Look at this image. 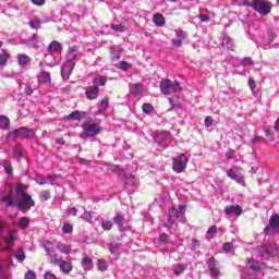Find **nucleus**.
<instances>
[{
    "label": "nucleus",
    "instance_id": "obj_1",
    "mask_svg": "<svg viewBox=\"0 0 279 279\" xmlns=\"http://www.w3.org/2000/svg\"><path fill=\"white\" fill-rule=\"evenodd\" d=\"M29 186L23 183H16L15 185V195H16V207L22 213H27L32 210L33 206H36V202L32 199V195L26 194Z\"/></svg>",
    "mask_w": 279,
    "mask_h": 279
},
{
    "label": "nucleus",
    "instance_id": "obj_2",
    "mask_svg": "<svg viewBox=\"0 0 279 279\" xmlns=\"http://www.w3.org/2000/svg\"><path fill=\"white\" fill-rule=\"evenodd\" d=\"M83 132L80 134V138L86 141L87 138H94V136H99L104 129H101V124L99 122H95L93 118H88L82 125Z\"/></svg>",
    "mask_w": 279,
    "mask_h": 279
},
{
    "label": "nucleus",
    "instance_id": "obj_3",
    "mask_svg": "<svg viewBox=\"0 0 279 279\" xmlns=\"http://www.w3.org/2000/svg\"><path fill=\"white\" fill-rule=\"evenodd\" d=\"M159 88L162 95H175V93H182L180 82L171 81L169 78H162L160 81Z\"/></svg>",
    "mask_w": 279,
    "mask_h": 279
},
{
    "label": "nucleus",
    "instance_id": "obj_4",
    "mask_svg": "<svg viewBox=\"0 0 279 279\" xmlns=\"http://www.w3.org/2000/svg\"><path fill=\"white\" fill-rule=\"evenodd\" d=\"M258 14L263 16H267L269 12H271V2L267 0H252V7Z\"/></svg>",
    "mask_w": 279,
    "mask_h": 279
},
{
    "label": "nucleus",
    "instance_id": "obj_5",
    "mask_svg": "<svg viewBox=\"0 0 279 279\" xmlns=\"http://www.w3.org/2000/svg\"><path fill=\"white\" fill-rule=\"evenodd\" d=\"M172 169L175 173H182L189 165V158L184 154H180L178 157L172 158Z\"/></svg>",
    "mask_w": 279,
    "mask_h": 279
},
{
    "label": "nucleus",
    "instance_id": "obj_6",
    "mask_svg": "<svg viewBox=\"0 0 279 279\" xmlns=\"http://www.w3.org/2000/svg\"><path fill=\"white\" fill-rule=\"evenodd\" d=\"M0 204H5L7 208H13V206H16V201H14V193L12 190H0Z\"/></svg>",
    "mask_w": 279,
    "mask_h": 279
},
{
    "label": "nucleus",
    "instance_id": "obj_7",
    "mask_svg": "<svg viewBox=\"0 0 279 279\" xmlns=\"http://www.w3.org/2000/svg\"><path fill=\"white\" fill-rule=\"evenodd\" d=\"M75 54H72L70 60L65 61L61 68V75L62 77H70L71 73H73V70L75 69Z\"/></svg>",
    "mask_w": 279,
    "mask_h": 279
},
{
    "label": "nucleus",
    "instance_id": "obj_8",
    "mask_svg": "<svg viewBox=\"0 0 279 279\" xmlns=\"http://www.w3.org/2000/svg\"><path fill=\"white\" fill-rule=\"evenodd\" d=\"M9 136H16L19 138H32V136H34V132L27 128H20L9 133Z\"/></svg>",
    "mask_w": 279,
    "mask_h": 279
},
{
    "label": "nucleus",
    "instance_id": "obj_9",
    "mask_svg": "<svg viewBox=\"0 0 279 279\" xmlns=\"http://www.w3.org/2000/svg\"><path fill=\"white\" fill-rule=\"evenodd\" d=\"M113 223H116V226H118V230L120 232H125L128 230H130L129 226H125V214L123 213H118L116 215V217H113Z\"/></svg>",
    "mask_w": 279,
    "mask_h": 279
},
{
    "label": "nucleus",
    "instance_id": "obj_10",
    "mask_svg": "<svg viewBox=\"0 0 279 279\" xmlns=\"http://www.w3.org/2000/svg\"><path fill=\"white\" fill-rule=\"evenodd\" d=\"M207 267L210 271L211 278H218L221 276V272L219 271V266H217V259L215 258V256H211L207 260Z\"/></svg>",
    "mask_w": 279,
    "mask_h": 279
},
{
    "label": "nucleus",
    "instance_id": "obj_11",
    "mask_svg": "<svg viewBox=\"0 0 279 279\" xmlns=\"http://www.w3.org/2000/svg\"><path fill=\"white\" fill-rule=\"evenodd\" d=\"M266 234L279 232V215H272L269 219V227L265 229Z\"/></svg>",
    "mask_w": 279,
    "mask_h": 279
},
{
    "label": "nucleus",
    "instance_id": "obj_12",
    "mask_svg": "<svg viewBox=\"0 0 279 279\" xmlns=\"http://www.w3.org/2000/svg\"><path fill=\"white\" fill-rule=\"evenodd\" d=\"M278 254V244L274 243V244H266L264 246V253L262 254V256H264V258L269 259L271 258V256H276Z\"/></svg>",
    "mask_w": 279,
    "mask_h": 279
},
{
    "label": "nucleus",
    "instance_id": "obj_13",
    "mask_svg": "<svg viewBox=\"0 0 279 279\" xmlns=\"http://www.w3.org/2000/svg\"><path fill=\"white\" fill-rule=\"evenodd\" d=\"M178 210L179 209L175 207L170 208L168 213V219L167 221H163L165 228H171V226L175 223V219H178Z\"/></svg>",
    "mask_w": 279,
    "mask_h": 279
},
{
    "label": "nucleus",
    "instance_id": "obj_14",
    "mask_svg": "<svg viewBox=\"0 0 279 279\" xmlns=\"http://www.w3.org/2000/svg\"><path fill=\"white\" fill-rule=\"evenodd\" d=\"M86 99L93 101L99 97V86H92L85 89Z\"/></svg>",
    "mask_w": 279,
    "mask_h": 279
},
{
    "label": "nucleus",
    "instance_id": "obj_15",
    "mask_svg": "<svg viewBox=\"0 0 279 279\" xmlns=\"http://www.w3.org/2000/svg\"><path fill=\"white\" fill-rule=\"evenodd\" d=\"M225 214L234 215L235 217H241V215H243V207L239 205L227 206L225 208Z\"/></svg>",
    "mask_w": 279,
    "mask_h": 279
},
{
    "label": "nucleus",
    "instance_id": "obj_16",
    "mask_svg": "<svg viewBox=\"0 0 279 279\" xmlns=\"http://www.w3.org/2000/svg\"><path fill=\"white\" fill-rule=\"evenodd\" d=\"M175 39H172V45H175L177 47H182V41L186 40L189 34L184 31H175Z\"/></svg>",
    "mask_w": 279,
    "mask_h": 279
},
{
    "label": "nucleus",
    "instance_id": "obj_17",
    "mask_svg": "<svg viewBox=\"0 0 279 279\" xmlns=\"http://www.w3.org/2000/svg\"><path fill=\"white\" fill-rule=\"evenodd\" d=\"M83 119H86L85 111L76 110L66 116V121H82Z\"/></svg>",
    "mask_w": 279,
    "mask_h": 279
},
{
    "label": "nucleus",
    "instance_id": "obj_18",
    "mask_svg": "<svg viewBox=\"0 0 279 279\" xmlns=\"http://www.w3.org/2000/svg\"><path fill=\"white\" fill-rule=\"evenodd\" d=\"M248 268L251 271H260L265 269V263H260L254 258L247 260Z\"/></svg>",
    "mask_w": 279,
    "mask_h": 279
},
{
    "label": "nucleus",
    "instance_id": "obj_19",
    "mask_svg": "<svg viewBox=\"0 0 279 279\" xmlns=\"http://www.w3.org/2000/svg\"><path fill=\"white\" fill-rule=\"evenodd\" d=\"M227 177L230 178L231 180H234L238 182V184H242V186H245V179L243 177L239 175L234 169H229L227 170Z\"/></svg>",
    "mask_w": 279,
    "mask_h": 279
},
{
    "label": "nucleus",
    "instance_id": "obj_20",
    "mask_svg": "<svg viewBox=\"0 0 279 279\" xmlns=\"http://www.w3.org/2000/svg\"><path fill=\"white\" fill-rule=\"evenodd\" d=\"M48 53L52 56V53H62V44L60 41H51L48 45Z\"/></svg>",
    "mask_w": 279,
    "mask_h": 279
},
{
    "label": "nucleus",
    "instance_id": "obj_21",
    "mask_svg": "<svg viewBox=\"0 0 279 279\" xmlns=\"http://www.w3.org/2000/svg\"><path fill=\"white\" fill-rule=\"evenodd\" d=\"M38 84H51V74L46 71H41L39 75H37Z\"/></svg>",
    "mask_w": 279,
    "mask_h": 279
},
{
    "label": "nucleus",
    "instance_id": "obj_22",
    "mask_svg": "<svg viewBox=\"0 0 279 279\" xmlns=\"http://www.w3.org/2000/svg\"><path fill=\"white\" fill-rule=\"evenodd\" d=\"M59 268H60V271H62V274H65L66 276H69V274L73 271V264L71 262L62 260L59 264Z\"/></svg>",
    "mask_w": 279,
    "mask_h": 279
},
{
    "label": "nucleus",
    "instance_id": "obj_23",
    "mask_svg": "<svg viewBox=\"0 0 279 279\" xmlns=\"http://www.w3.org/2000/svg\"><path fill=\"white\" fill-rule=\"evenodd\" d=\"M17 236H19V233L16 231L9 232L8 236L4 240L8 250L12 248V245H14V241H16Z\"/></svg>",
    "mask_w": 279,
    "mask_h": 279
},
{
    "label": "nucleus",
    "instance_id": "obj_24",
    "mask_svg": "<svg viewBox=\"0 0 279 279\" xmlns=\"http://www.w3.org/2000/svg\"><path fill=\"white\" fill-rule=\"evenodd\" d=\"M17 58V63L20 64V66H27V64H29V62H32V58H29V56L25 54V53H19L16 56Z\"/></svg>",
    "mask_w": 279,
    "mask_h": 279
},
{
    "label": "nucleus",
    "instance_id": "obj_25",
    "mask_svg": "<svg viewBox=\"0 0 279 279\" xmlns=\"http://www.w3.org/2000/svg\"><path fill=\"white\" fill-rule=\"evenodd\" d=\"M184 215H186V205H180L177 214V219L181 223H184V221H186Z\"/></svg>",
    "mask_w": 279,
    "mask_h": 279
},
{
    "label": "nucleus",
    "instance_id": "obj_26",
    "mask_svg": "<svg viewBox=\"0 0 279 279\" xmlns=\"http://www.w3.org/2000/svg\"><path fill=\"white\" fill-rule=\"evenodd\" d=\"M8 60H10V52L8 50H1L0 52V69H3L8 64Z\"/></svg>",
    "mask_w": 279,
    "mask_h": 279
},
{
    "label": "nucleus",
    "instance_id": "obj_27",
    "mask_svg": "<svg viewBox=\"0 0 279 279\" xmlns=\"http://www.w3.org/2000/svg\"><path fill=\"white\" fill-rule=\"evenodd\" d=\"M153 22L157 25V27L165 26V16L160 13H157L153 16Z\"/></svg>",
    "mask_w": 279,
    "mask_h": 279
},
{
    "label": "nucleus",
    "instance_id": "obj_28",
    "mask_svg": "<svg viewBox=\"0 0 279 279\" xmlns=\"http://www.w3.org/2000/svg\"><path fill=\"white\" fill-rule=\"evenodd\" d=\"M57 250H59V252H60L61 254H70V253H71V245L64 244V243H62V242H59V243L57 244Z\"/></svg>",
    "mask_w": 279,
    "mask_h": 279
},
{
    "label": "nucleus",
    "instance_id": "obj_29",
    "mask_svg": "<svg viewBox=\"0 0 279 279\" xmlns=\"http://www.w3.org/2000/svg\"><path fill=\"white\" fill-rule=\"evenodd\" d=\"M43 247H44L47 256H52L53 254H56V250H53V245L51 244V242L44 243Z\"/></svg>",
    "mask_w": 279,
    "mask_h": 279
},
{
    "label": "nucleus",
    "instance_id": "obj_30",
    "mask_svg": "<svg viewBox=\"0 0 279 279\" xmlns=\"http://www.w3.org/2000/svg\"><path fill=\"white\" fill-rule=\"evenodd\" d=\"M10 128V118L0 116V130H8Z\"/></svg>",
    "mask_w": 279,
    "mask_h": 279
},
{
    "label": "nucleus",
    "instance_id": "obj_31",
    "mask_svg": "<svg viewBox=\"0 0 279 279\" xmlns=\"http://www.w3.org/2000/svg\"><path fill=\"white\" fill-rule=\"evenodd\" d=\"M81 263L84 269H93V258L86 256L82 259Z\"/></svg>",
    "mask_w": 279,
    "mask_h": 279
},
{
    "label": "nucleus",
    "instance_id": "obj_32",
    "mask_svg": "<svg viewBox=\"0 0 279 279\" xmlns=\"http://www.w3.org/2000/svg\"><path fill=\"white\" fill-rule=\"evenodd\" d=\"M106 82H108V77L106 76H98L94 78L95 86H106Z\"/></svg>",
    "mask_w": 279,
    "mask_h": 279
},
{
    "label": "nucleus",
    "instance_id": "obj_33",
    "mask_svg": "<svg viewBox=\"0 0 279 279\" xmlns=\"http://www.w3.org/2000/svg\"><path fill=\"white\" fill-rule=\"evenodd\" d=\"M117 69H120V71H128V70L132 69V65L128 61H120L117 64Z\"/></svg>",
    "mask_w": 279,
    "mask_h": 279
},
{
    "label": "nucleus",
    "instance_id": "obj_34",
    "mask_svg": "<svg viewBox=\"0 0 279 279\" xmlns=\"http://www.w3.org/2000/svg\"><path fill=\"white\" fill-rule=\"evenodd\" d=\"M131 90L134 93V95H141V93H143V85L135 83L131 85Z\"/></svg>",
    "mask_w": 279,
    "mask_h": 279
},
{
    "label": "nucleus",
    "instance_id": "obj_35",
    "mask_svg": "<svg viewBox=\"0 0 279 279\" xmlns=\"http://www.w3.org/2000/svg\"><path fill=\"white\" fill-rule=\"evenodd\" d=\"M28 226H29V218H27V217L20 218L19 227L21 228V230L27 229Z\"/></svg>",
    "mask_w": 279,
    "mask_h": 279
},
{
    "label": "nucleus",
    "instance_id": "obj_36",
    "mask_svg": "<svg viewBox=\"0 0 279 279\" xmlns=\"http://www.w3.org/2000/svg\"><path fill=\"white\" fill-rule=\"evenodd\" d=\"M108 106H110V98L106 97L100 101V110L106 112L108 110Z\"/></svg>",
    "mask_w": 279,
    "mask_h": 279
},
{
    "label": "nucleus",
    "instance_id": "obj_37",
    "mask_svg": "<svg viewBox=\"0 0 279 279\" xmlns=\"http://www.w3.org/2000/svg\"><path fill=\"white\" fill-rule=\"evenodd\" d=\"M15 258L19 263H23V260H25V251L23 248H19L17 253L15 254Z\"/></svg>",
    "mask_w": 279,
    "mask_h": 279
},
{
    "label": "nucleus",
    "instance_id": "obj_38",
    "mask_svg": "<svg viewBox=\"0 0 279 279\" xmlns=\"http://www.w3.org/2000/svg\"><path fill=\"white\" fill-rule=\"evenodd\" d=\"M111 29H113V32L122 33V32H126L128 28L123 24H111Z\"/></svg>",
    "mask_w": 279,
    "mask_h": 279
},
{
    "label": "nucleus",
    "instance_id": "obj_39",
    "mask_svg": "<svg viewBox=\"0 0 279 279\" xmlns=\"http://www.w3.org/2000/svg\"><path fill=\"white\" fill-rule=\"evenodd\" d=\"M216 235H217V226H211L207 230V236H208V239H215Z\"/></svg>",
    "mask_w": 279,
    "mask_h": 279
},
{
    "label": "nucleus",
    "instance_id": "obj_40",
    "mask_svg": "<svg viewBox=\"0 0 279 279\" xmlns=\"http://www.w3.org/2000/svg\"><path fill=\"white\" fill-rule=\"evenodd\" d=\"M112 226H113V223L111 220H102L101 221L102 230H106V231L112 230Z\"/></svg>",
    "mask_w": 279,
    "mask_h": 279
},
{
    "label": "nucleus",
    "instance_id": "obj_41",
    "mask_svg": "<svg viewBox=\"0 0 279 279\" xmlns=\"http://www.w3.org/2000/svg\"><path fill=\"white\" fill-rule=\"evenodd\" d=\"M185 270H186V266H184L182 264H178L174 267V275L180 276L181 274H184Z\"/></svg>",
    "mask_w": 279,
    "mask_h": 279
},
{
    "label": "nucleus",
    "instance_id": "obj_42",
    "mask_svg": "<svg viewBox=\"0 0 279 279\" xmlns=\"http://www.w3.org/2000/svg\"><path fill=\"white\" fill-rule=\"evenodd\" d=\"M28 25H29V27H32V29H38V28H40L41 21H40V19L33 20V21L28 22Z\"/></svg>",
    "mask_w": 279,
    "mask_h": 279
},
{
    "label": "nucleus",
    "instance_id": "obj_43",
    "mask_svg": "<svg viewBox=\"0 0 279 279\" xmlns=\"http://www.w3.org/2000/svg\"><path fill=\"white\" fill-rule=\"evenodd\" d=\"M40 198H41L44 202H49V199H51V192H49V190H44V191L40 193Z\"/></svg>",
    "mask_w": 279,
    "mask_h": 279
},
{
    "label": "nucleus",
    "instance_id": "obj_44",
    "mask_svg": "<svg viewBox=\"0 0 279 279\" xmlns=\"http://www.w3.org/2000/svg\"><path fill=\"white\" fill-rule=\"evenodd\" d=\"M97 265L99 271H108V263H106V260L99 259Z\"/></svg>",
    "mask_w": 279,
    "mask_h": 279
},
{
    "label": "nucleus",
    "instance_id": "obj_45",
    "mask_svg": "<svg viewBox=\"0 0 279 279\" xmlns=\"http://www.w3.org/2000/svg\"><path fill=\"white\" fill-rule=\"evenodd\" d=\"M142 110L145 114H149L150 112H154V106H151V104H144Z\"/></svg>",
    "mask_w": 279,
    "mask_h": 279
},
{
    "label": "nucleus",
    "instance_id": "obj_46",
    "mask_svg": "<svg viewBox=\"0 0 279 279\" xmlns=\"http://www.w3.org/2000/svg\"><path fill=\"white\" fill-rule=\"evenodd\" d=\"M62 232L64 234H71V232H73V225L64 223L63 227H62Z\"/></svg>",
    "mask_w": 279,
    "mask_h": 279
},
{
    "label": "nucleus",
    "instance_id": "obj_47",
    "mask_svg": "<svg viewBox=\"0 0 279 279\" xmlns=\"http://www.w3.org/2000/svg\"><path fill=\"white\" fill-rule=\"evenodd\" d=\"M50 258H51V260H50V263L52 264V265H58V267H59V265L62 263V259H60L59 257H58V254H52V255H50Z\"/></svg>",
    "mask_w": 279,
    "mask_h": 279
},
{
    "label": "nucleus",
    "instance_id": "obj_48",
    "mask_svg": "<svg viewBox=\"0 0 279 279\" xmlns=\"http://www.w3.org/2000/svg\"><path fill=\"white\" fill-rule=\"evenodd\" d=\"M13 156H15L17 160H21V157L23 156V150L19 146H16L14 148Z\"/></svg>",
    "mask_w": 279,
    "mask_h": 279
},
{
    "label": "nucleus",
    "instance_id": "obj_49",
    "mask_svg": "<svg viewBox=\"0 0 279 279\" xmlns=\"http://www.w3.org/2000/svg\"><path fill=\"white\" fill-rule=\"evenodd\" d=\"M234 248V244L227 242L223 244L222 250L226 252V254L230 253L231 250Z\"/></svg>",
    "mask_w": 279,
    "mask_h": 279
},
{
    "label": "nucleus",
    "instance_id": "obj_50",
    "mask_svg": "<svg viewBox=\"0 0 279 279\" xmlns=\"http://www.w3.org/2000/svg\"><path fill=\"white\" fill-rule=\"evenodd\" d=\"M213 123H215V120L213 117L208 116L205 118V126L206 128H213Z\"/></svg>",
    "mask_w": 279,
    "mask_h": 279
},
{
    "label": "nucleus",
    "instance_id": "obj_51",
    "mask_svg": "<svg viewBox=\"0 0 279 279\" xmlns=\"http://www.w3.org/2000/svg\"><path fill=\"white\" fill-rule=\"evenodd\" d=\"M248 87L252 90V93H254V90L256 89V81L254 78H248Z\"/></svg>",
    "mask_w": 279,
    "mask_h": 279
},
{
    "label": "nucleus",
    "instance_id": "obj_52",
    "mask_svg": "<svg viewBox=\"0 0 279 279\" xmlns=\"http://www.w3.org/2000/svg\"><path fill=\"white\" fill-rule=\"evenodd\" d=\"M33 5H37L38 8H41V5H45L47 3V0H31Z\"/></svg>",
    "mask_w": 279,
    "mask_h": 279
},
{
    "label": "nucleus",
    "instance_id": "obj_53",
    "mask_svg": "<svg viewBox=\"0 0 279 279\" xmlns=\"http://www.w3.org/2000/svg\"><path fill=\"white\" fill-rule=\"evenodd\" d=\"M25 279H36V272L34 270H28L25 274Z\"/></svg>",
    "mask_w": 279,
    "mask_h": 279
},
{
    "label": "nucleus",
    "instance_id": "obj_54",
    "mask_svg": "<svg viewBox=\"0 0 279 279\" xmlns=\"http://www.w3.org/2000/svg\"><path fill=\"white\" fill-rule=\"evenodd\" d=\"M119 250V244H110L109 251L111 254H117V251Z\"/></svg>",
    "mask_w": 279,
    "mask_h": 279
},
{
    "label": "nucleus",
    "instance_id": "obj_55",
    "mask_svg": "<svg viewBox=\"0 0 279 279\" xmlns=\"http://www.w3.org/2000/svg\"><path fill=\"white\" fill-rule=\"evenodd\" d=\"M160 243H167L169 241V235L167 233H161L159 236Z\"/></svg>",
    "mask_w": 279,
    "mask_h": 279
},
{
    "label": "nucleus",
    "instance_id": "obj_56",
    "mask_svg": "<svg viewBox=\"0 0 279 279\" xmlns=\"http://www.w3.org/2000/svg\"><path fill=\"white\" fill-rule=\"evenodd\" d=\"M263 141H265V137L262 136H255L252 138L253 145H256L257 143H263Z\"/></svg>",
    "mask_w": 279,
    "mask_h": 279
},
{
    "label": "nucleus",
    "instance_id": "obj_57",
    "mask_svg": "<svg viewBox=\"0 0 279 279\" xmlns=\"http://www.w3.org/2000/svg\"><path fill=\"white\" fill-rule=\"evenodd\" d=\"M44 278L45 279H58L57 277H56V275L53 274V272H50V271H47V272H45V275H44Z\"/></svg>",
    "mask_w": 279,
    "mask_h": 279
},
{
    "label": "nucleus",
    "instance_id": "obj_58",
    "mask_svg": "<svg viewBox=\"0 0 279 279\" xmlns=\"http://www.w3.org/2000/svg\"><path fill=\"white\" fill-rule=\"evenodd\" d=\"M201 242L199 240L193 239L192 240V250H197V247H199Z\"/></svg>",
    "mask_w": 279,
    "mask_h": 279
},
{
    "label": "nucleus",
    "instance_id": "obj_59",
    "mask_svg": "<svg viewBox=\"0 0 279 279\" xmlns=\"http://www.w3.org/2000/svg\"><path fill=\"white\" fill-rule=\"evenodd\" d=\"M242 64H244L245 66H250V64H252V58L245 57V58L242 60Z\"/></svg>",
    "mask_w": 279,
    "mask_h": 279
},
{
    "label": "nucleus",
    "instance_id": "obj_60",
    "mask_svg": "<svg viewBox=\"0 0 279 279\" xmlns=\"http://www.w3.org/2000/svg\"><path fill=\"white\" fill-rule=\"evenodd\" d=\"M226 158L228 159V160H232V158H234V150H229V151H227L226 153Z\"/></svg>",
    "mask_w": 279,
    "mask_h": 279
},
{
    "label": "nucleus",
    "instance_id": "obj_61",
    "mask_svg": "<svg viewBox=\"0 0 279 279\" xmlns=\"http://www.w3.org/2000/svg\"><path fill=\"white\" fill-rule=\"evenodd\" d=\"M25 95H33L34 94V89H32V86L26 85L25 89H24Z\"/></svg>",
    "mask_w": 279,
    "mask_h": 279
},
{
    "label": "nucleus",
    "instance_id": "obj_62",
    "mask_svg": "<svg viewBox=\"0 0 279 279\" xmlns=\"http://www.w3.org/2000/svg\"><path fill=\"white\" fill-rule=\"evenodd\" d=\"M2 166L4 167V169H7L8 167H12V161H10L9 159H4L2 161Z\"/></svg>",
    "mask_w": 279,
    "mask_h": 279
},
{
    "label": "nucleus",
    "instance_id": "obj_63",
    "mask_svg": "<svg viewBox=\"0 0 279 279\" xmlns=\"http://www.w3.org/2000/svg\"><path fill=\"white\" fill-rule=\"evenodd\" d=\"M199 20L204 23H208V21H210V17L208 15L201 14Z\"/></svg>",
    "mask_w": 279,
    "mask_h": 279
},
{
    "label": "nucleus",
    "instance_id": "obj_64",
    "mask_svg": "<svg viewBox=\"0 0 279 279\" xmlns=\"http://www.w3.org/2000/svg\"><path fill=\"white\" fill-rule=\"evenodd\" d=\"M56 143H57V145H64V138L63 137H58L57 140H56Z\"/></svg>",
    "mask_w": 279,
    "mask_h": 279
}]
</instances>
